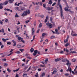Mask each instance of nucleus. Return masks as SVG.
<instances>
[{
	"label": "nucleus",
	"instance_id": "obj_1",
	"mask_svg": "<svg viewBox=\"0 0 77 77\" xmlns=\"http://www.w3.org/2000/svg\"><path fill=\"white\" fill-rule=\"evenodd\" d=\"M61 0H58V5H59L60 8V12L61 14V17L62 18V19H63L64 18V17H63V11H62V5L60 4V1Z\"/></svg>",
	"mask_w": 77,
	"mask_h": 77
},
{
	"label": "nucleus",
	"instance_id": "obj_2",
	"mask_svg": "<svg viewBox=\"0 0 77 77\" xmlns=\"http://www.w3.org/2000/svg\"><path fill=\"white\" fill-rule=\"evenodd\" d=\"M30 10H26V11H25L23 12L22 14V16L23 17H24L25 16H26L27 14H30Z\"/></svg>",
	"mask_w": 77,
	"mask_h": 77
},
{
	"label": "nucleus",
	"instance_id": "obj_3",
	"mask_svg": "<svg viewBox=\"0 0 77 77\" xmlns=\"http://www.w3.org/2000/svg\"><path fill=\"white\" fill-rule=\"evenodd\" d=\"M68 71H69L70 73H71V72H72V69L71 68H69V66H70V65H71V63H69V60H68Z\"/></svg>",
	"mask_w": 77,
	"mask_h": 77
},
{
	"label": "nucleus",
	"instance_id": "obj_4",
	"mask_svg": "<svg viewBox=\"0 0 77 77\" xmlns=\"http://www.w3.org/2000/svg\"><path fill=\"white\" fill-rule=\"evenodd\" d=\"M46 25L48 26H49L50 28H52L53 27V25L51 23H50L49 22H48L46 23Z\"/></svg>",
	"mask_w": 77,
	"mask_h": 77
},
{
	"label": "nucleus",
	"instance_id": "obj_5",
	"mask_svg": "<svg viewBox=\"0 0 77 77\" xmlns=\"http://www.w3.org/2000/svg\"><path fill=\"white\" fill-rule=\"evenodd\" d=\"M17 38V39L18 40V42H20V41L22 39H23V38L21 37H19L18 35H16ZM21 40V41H20Z\"/></svg>",
	"mask_w": 77,
	"mask_h": 77
},
{
	"label": "nucleus",
	"instance_id": "obj_6",
	"mask_svg": "<svg viewBox=\"0 0 77 77\" xmlns=\"http://www.w3.org/2000/svg\"><path fill=\"white\" fill-rule=\"evenodd\" d=\"M8 3H9V1L7 0L3 3V5L4 6H6V5H7L8 4Z\"/></svg>",
	"mask_w": 77,
	"mask_h": 77
},
{
	"label": "nucleus",
	"instance_id": "obj_7",
	"mask_svg": "<svg viewBox=\"0 0 77 77\" xmlns=\"http://www.w3.org/2000/svg\"><path fill=\"white\" fill-rule=\"evenodd\" d=\"M48 62V59H46L45 61H44L41 62L43 64H46Z\"/></svg>",
	"mask_w": 77,
	"mask_h": 77
},
{
	"label": "nucleus",
	"instance_id": "obj_8",
	"mask_svg": "<svg viewBox=\"0 0 77 77\" xmlns=\"http://www.w3.org/2000/svg\"><path fill=\"white\" fill-rule=\"evenodd\" d=\"M57 70L56 69H54V71L52 72V74H56L57 72Z\"/></svg>",
	"mask_w": 77,
	"mask_h": 77
},
{
	"label": "nucleus",
	"instance_id": "obj_9",
	"mask_svg": "<svg viewBox=\"0 0 77 77\" xmlns=\"http://www.w3.org/2000/svg\"><path fill=\"white\" fill-rule=\"evenodd\" d=\"M20 8L21 11H24L26 10V8L25 7H20Z\"/></svg>",
	"mask_w": 77,
	"mask_h": 77
},
{
	"label": "nucleus",
	"instance_id": "obj_10",
	"mask_svg": "<svg viewBox=\"0 0 77 77\" xmlns=\"http://www.w3.org/2000/svg\"><path fill=\"white\" fill-rule=\"evenodd\" d=\"M46 35V33H43L42 36H40V38H44V37Z\"/></svg>",
	"mask_w": 77,
	"mask_h": 77
},
{
	"label": "nucleus",
	"instance_id": "obj_11",
	"mask_svg": "<svg viewBox=\"0 0 77 77\" xmlns=\"http://www.w3.org/2000/svg\"><path fill=\"white\" fill-rule=\"evenodd\" d=\"M3 3H1L0 4V9H2L3 8Z\"/></svg>",
	"mask_w": 77,
	"mask_h": 77
},
{
	"label": "nucleus",
	"instance_id": "obj_12",
	"mask_svg": "<svg viewBox=\"0 0 77 77\" xmlns=\"http://www.w3.org/2000/svg\"><path fill=\"white\" fill-rule=\"evenodd\" d=\"M68 11L69 13L71 14H74V11H72L71 10L68 9Z\"/></svg>",
	"mask_w": 77,
	"mask_h": 77
},
{
	"label": "nucleus",
	"instance_id": "obj_13",
	"mask_svg": "<svg viewBox=\"0 0 77 77\" xmlns=\"http://www.w3.org/2000/svg\"><path fill=\"white\" fill-rule=\"evenodd\" d=\"M48 20V16H47L46 17V19L45 21V23H47V21Z\"/></svg>",
	"mask_w": 77,
	"mask_h": 77
},
{
	"label": "nucleus",
	"instance_id": "obj_14",
	"mask_svg": "<svg viewBox=\"0 0 77 77\" xmlns=\"http://www.w3.org/2000/svg\"><path fill=\"white\" fill-rule=\"evenodd\" d=\"M32 35H33L35 33V29L33 28H32Z\"/></svg>",
	"mask_w": 77,
	"mask_h": 77
},
{
	"label": "nucleus",
	"instance_id": "obj_15",
	"mask_svg": "<svg viewBox=\"0 0 77 77\" xmlns=\"http://www.w3.org/2000/svg\"><path fill=\"white\" fill-rule=\"evenodd\" d=\"M37 52H38V51L37 50H35L34 51V53L33 54V55L34 56H36V55Z\"/></svg>",
	"mask_w": 77,
	"mask_h": 77
},
{
	"label": "nucleus",
	"instance_id": "obj_16",
	"mask_svg": "<svg viewBox=\"0 0 77 77\" xmlns=\"http://www.w3.org/2000/svg\"><path fill=\"white\" fill-rule=\"evenodd\" d=\"M53 18L51 17H50V21L52 23H54V22H53Z\"/></svg>",
	"mask_w": 77,
	"mask_h": 77
},
{
	"label": "nucleus",
	"instance_id": "obj_17",
	"mask_svg": "<svg viewBox=\"0 0 77 77\" xmlns=\"http://www.w3.org/2000/svg\"><path fill=\"white\" fill-rule=\"evenodd\" d=\"M20 47H21V44H18L17 45V48H20Z\"/></svg>",
	"mask_w": 77,
	"mask_h": 77
},
{
	"label": "nucleus",
	"instance_id": "obj_18",
	"mask_svg": "<svg viewBox=\"0 0 77 77\" xmlns=\"http://www.w3.org/2000/svg\"><path fill=\"white\" fill-rule=\"evenodd\" d=\"M61 60V59L60 58H57L55 60V62H57L58 61H59L60 60Z\"/></svg>",
	"mask_w": 77,
	"mask_h": 77
},
{
	"label": "nucleus",
	"instance_id": "obj_19",
	"mask_svg": "<svg viewBox=\"0 0 77 77\" xmlns=\"http://www.w3.org/2000/svg\"><path fill=\"white\" fill-rule=\"evenodd\" d=\"M68 62V60H67V59H63L62 60V62Z\"/></svg>",
	"mask_w": 77,
	"mask_h": 77
},
{
	"label": "nucleus",
	"instance_id": "obj_20",
	"mask_svg": "<svg viewBox=\"0 0 77 77\" xmlns=\"http://www.w3.org/2000/svg\"><path fill=\"white\" fill-rule=\"evenodd\" d=\"M23 76L24 77H27V73L26 72H24L23 74Z\"/></svg>",
	"mask_w": 77,
	"mask_h": 77
},
{
	"label": "nucleus",
	"instance_id": "obj_21",
	"mask_svg": "<svg viewBox=\"0 0 77 77\" xmlns=\"http://www.w3.org/2000/svg\"><path fill=\"white\" fill-rule=\"evenodd\" d=\"M64 51L65 52H66V53H67L68 52V49H67V48H64Z\"/></svg>",
	"mask_w": 77,
	"mask_h": 77
},
{
	"label": "nucleus",
	"instance_id": "obj_22",
	"mask_svg": "<svg viewBox=\"0 0 77 77\" xmlns=\"http://www.w3.org/2000/svg\"><path fill=\"white\" fill-rule=\"evenodd\" d=\"M42 23H40L39 25V28H41V27H42Z\"/></svg>",
	"mask_w": 77,
	"mask_h": 77
},
{
	"label": "nucleus",
	"instance_id": "obj_23",
	"mask_svg": "<svg viewBox=\"0 0 77 77\" xmlns=\"http://www.w3.org/2000/svg\"><path fill=\"white\" fill-rule=\"evenodd\" d=\"M9 1L10 3H12L14 0H8Z\"/></svg>",
	"mask_w": 77,
	"mask_h": 77
},
{
	"label": "nucleus",
	"instance_id": "obj_24",
	"mask_svg": "<svg viewBox=\"0 0 77 77\" xmlns=\"http://www.w3.org/2000/svg\"><path fill=\"white\" fill-rule=\"evenodd\" d=\"M20 69V68H18V69L16 70H13L14 72H17Z\"/></svg>",
	"mask_w": 77,
	"mask_h": 77
},
{
	"label": "nucleus",
	"instance_id": "obj_25",
	"mask_svg": "<svg viewBox=\"0 0 77 77\" xmlns=\"http://www.w3.org/2000/svg\"><path fill=\"white\" fill-rule=\"evenodd\" d=\"M30 51L31 53H32L33 52V51H34V49H33V48H32L30 49Z\"/></svg>",
	"mask_w": 77,
	"mask_h": 77
},
{
	"label": "nucleus",
	"instance_id": "obj_26",
	"mask_svg": "<svg viewBox=\"0 0 77 77\" xmlns=\"http://www.w3.org/2000/svg\"><path fill=\"white\" fill-rule=\"evenodd\" d=\"M52 1L50 0L48 4H49L50 5H51V4H52Z\"/></svg>",
	"mask_w": 77,
	"mask_h": 77
},
{
	"label": "nucleus",
	"instance_id": "obj_27",
	"mask_svg": "<svg viewBox=\"0 0 77 77\" xmlns=\"http://www.w3.org/2000/svg\"><path fill=\"white\" fill-rule=\"evenodd\" d=\"M4 10H5V11H11V10H10L8 8H7V9L5 8Z\"/></svg>",
	"mask_w": 77,
	"mask_h": 77
},
{
	"label": "nucleus",
	"instance_id": "obj_28",
	"mask_svg": "<svg viewBox=\"0 0 77 77\" xmlns=\"http://www.w3.org/2000/svg\"><path fill=\"white\" fill-rule=\"evenodd\" d=\"M16 54H20L21 52L20 51H17L15 52Z\"/></svg>",
	"mask_w": 77,
	"mask_h": 77
},
{
	"label": "nucleus",
	"instance_id": "obj_29",
	"mask_svg": "<svg viewBox=\"0 0 77 77\" xmlns=\"http://www.w3.org/2000/svg\"><path fill=\"white\" fill-rule=\"evenodd\" d=\"M72 36H77V34H72Z\"/></svg>",
	"mask_w": 77,
	"mask_h": 77
},
{
	"label": "nucleus",
	"instance_id": "obj_30",
	"mask_svg": "<svg viewBox=\"0 0 77 77\" xmlns=\"http://www.w3.org/2000/svg\"><path fill=\"white\" fill-rule=\"evenodd\" d=\"M15 17H16L17 18H18V17H19V16L18 15V14H17V13L16 14V15H15Z\"/></svg>",
	"mask_w": 77,
	"mask_h": 77
},
{
	"label": "nucleus",
	"instance_id": "obj_31",
	"mask_svg": "<svg viewBox=\"0 0 77 77\" xmlns=\"http://www.w3.org/2000/svg\"><path fill=\"white\" fill-rule=\"evenodd\" d=\"M45 75V73H43L42 75V77H44Z\"/></svg>",
	"mask_w": 77,
	"mask_h": 77
},
{
	"label": "nucleus",
	"instance_id": "obj_32",
	"mask_svg": "<svg viewBox=\"0 0 77 77\" xmlns=\"http://www.w3.org/2000/svg\"><path fill=\"white\" fill-rule=\"evenodd\" d=\"M70 53H72V54H73L74 53H75L76 54H77V52H75V51H71L70 52Z\"/></svg>",
	"mask_w": 77,
	"mask_h": 77
},
{
	"label": "nucleus",
	"instance_id": "obj_33",
	"mask_svg": "<svg viewBox=\"0 0 77 77\" xmlns=\"http://www.w3.org/2000/svg\"><path fill=\"white\" fill-rule=\"evenodd\" d=\"M7 71H8V72H11V70H10L8 68L7 69Z\"/></svg>",
	"mask_w": 77,
	"mask_h": 77
},
{
	"label": "nucleus",
	"instance_id": "obj_34",
	"mask_svg": "<svg viewBox=\"0 0 77 77\" xmlns=\"http://www.w3.org/2000/svg\"><path fill=\"white\" fill-rule=\"evenodd\" d=\"M28 67H29V66H25L24 69H25V70H26V69H27V68H28Z\"/></svg>",
	"mask_w": 77,
	"mask_h": 77
},
{
	"label": "nucleus",
	"instance_id": "obj_35",
	"mask_svg": "<svg viewBox=\"0 0 77 77\" xmlns=\"http://www.w3.org/2000/svg\"><path fill=\"white\" fill-rule=\"evenodd\" d=\"M55 38V36L52 35L51 37L50 38L51 39H53V38Z\"/></svg>",
	"mask_w": 77,
	"mask_h": 77
},
{
	"label": "nucleus",
	"instance_id": "obj_36",
	"mask_svg": "<svg viewBox=\"0 0 77 77\" xmlns=\"http://www.w3.org/2000/svg\"><path fill=\"white\" fill-rule=\"evenodd\" d=\"M1 32H2V33H4L5 32V30H4V29H1Z\"/></svg>",
	"mask_w": 77,
	"mask_h": 77
},
{
	"label": "nucleus",
	"instance_id": "obj_37",
	"mask_svg": "<svg viewBox=\"0 0 77 77\" xmlns=\"http://www.w3.org/2000/svg\"><path fill=\"white\" fill-rule=\"evenodd\" d=\"M15 9L16 11H17V10H18L19 9V8L18 7H16L15 8Z\"/></svg>",
	"mask_w": 77,
	"mask_h": 77
},
{
	"label": "nucleus",
	"instance_id": "obj_38",
	"mask_svg": "<svg viewBox=\"0 0 77 77\" xmlns=\"http://www.w3.org/2000/svg\"><path fill=\"white\" fill-rule=\"evenodd\" d=\"M64 10L65 11H68V8L66 7H65L64 8Z\"/></svg>",
	"mask_w": 77,
	"mask_h": 77
},
{
	"label": "nucleus",
	"instance_id": "obj_39",
	"mask_svg": "<svg viewBox=\"0 0 77 77\" xmlns=\"http://www.w3.org/2000/svg\"><path fill=\"white\" fill-rule=\"evenodd\" d=\"M43 6L44 7V8H46V5H45V4H44L43 5Z\"/></svg>",
	"mask_w": 77,
	"mask_h": 77
},
{
	"label": "nucleus",
	"instance_id": "obj_40",
	"mask_svg": "<svg viewBox=\"0 0 77 77\" xmlns=\"http://www.w3.org/2000/svg\"><path fill=\"white\" fill-rule=\"evenodd\" d=\"M25 22L26 24H27L28 23H29V22H30V20H26L25 21Z\"/></svg>",
	"mask_w": 77,
	"mask_h": 77
},
{
	"label": "nucleus",
	"instance_id": "obj_41",
	"mask_svg": "<svg viewBox=\"0 0 77 77\" xmlns=\"http://www.w3.org/2000/svg\"><path fill=\"white\" fill-rule=\"evenodd\" d=\"M2 41L4 42H6V39L4 38H3L2 39Z\"/></svg>",
	"mask_w": 77,
	"mask_h": 77
},
{
	"label": "nucleus",
	"instance_id": "obj_42",
	"mask_svg": "<svg viewBox=\"0 0 77 77\" xmlns=\"http://www.w3.org/2000/svg\"><path fill=\"white\" fill-rule=\"evenodd\" d=\"M20 41V42H22L23 43H25V42L23 39H22V40H21Z\"/></svg>",
	"mask_w": 77,
	"mask_h": 77
},
{
	"label": "nucleus",
	"instance_id": "obj_43",
	"mask_svg": "<svg viewBox=\"0 0 77 77\" xmlns=\"http://www.w3.org/2000/svg\"><path fill=\"white\" fill-rule=\"evenodd\" d=\"M8 65V64L7 63H4V66H7Z\"/></svg>",
	"mask_w": 77,
	"mask_h": 77
},
{
	"label": "nucleus",
	"instance_id": "obj_44",
	"mask_svg": "<svg viewBox=\"0 0 77 77\" xmlns=\"http://www.w3.org/2000/svg\"><path fill=\"white\" fill-rule=\"evenodd\" d=\"M64 42H65V43H66V42H68V39H66V40H65L64 41Z\"/></svg>",
	"mask_w": 77,
	"mask_h": 77
},
{
	"label": "nucleus",
	"instance_id": "obj_45",
	"mask_svg": "<svg viewBox=\"0 0 77 77\" xmlns=\"http://www.w3.org/2000/svg\"><path fill=\"white\" fill-rule=\"evenodd\" d=\"M31 68V66H30V67L27 70V72H29V70H30V68Z\"/></svg>",
	"mask_w": 77,
	"mask_h": 77
},
{
	"label": "nucleus",
	"instance_id": "obj_46",
	"mask_svg": "<svg viewBox=\"0 0 77 77\" xmlns=\"http://www.w3.org/2000/svg\"><path fill=\"white\" fill-rule=\"evenodd\" d=\"M7 45H11V42H8L7 43Z\"/></svg>",
	"mask_w": 77,
	"mask_h": 77
},
{
	"label": "nucleus",
	"instance_id": "obj_47",
	"mask_svg": "<svg viewBox=\"0 0 77 77\" xmlns=\"http://www.w3.org/2000/svg\"><path fill=\"white\" fill-rule=\"evenodd\" d=\"M56 2L54 3L52 5V6H54L56 5Z\"/></svg>",
	"mask_w": 77,
	"mask_h": 77
},
{
	"label": "nucleus",
	"instance_id": "obj_48",
	"mask_svg": "<svg viewBox=\"0 0 77 77\" xmlns=\"http://www.w3.org/2000/svg\"><path fill=\"white\" fill-rule=\"evenodd\" d=\"M20 51H21V52H23V51H24V49H20Z\"/></svg>",
	"mask_w": 77,
	"mask_h": 77
},
{
	"label": "nucleus",
	"instance_id": "obj_49",
	"mask_svg": "<svg viewBox=\"0 0 77 77\" xmlns=\"http://www.w3.org/2000/svg\"><path fill=\"white\" fill-rule=\"evenodd\" d=\"M35 76L36 77H38V73H36V75H35Z\"/></svg>",
	"mask_w": 77,
	"mask_h": 77
},
{
	"label": "nucleus",
	"instance_id": "obj_50",
	"mask_svg": "<svg viewBox=\"0 0 77 77\" xmlns=\"http://www.w3.org/2000/svg\"><path fill=\"white\" fill-rule=\"evenodd\" d=\"M40 66H42V67H45V65H40Z\"/></svg>",
	"mask_w": 77,
	"mask_h": 77
},
{
	"label": "nucleus",
	"instance_id": "obj_51",
	"mask_svg": "<svg viewBox=\"0 0 77 77\" xmlns=\"http://www.w3.org/2000/svg\"><path fill=\"white\" fill-rule=\"evenodd\" d=\"M27 59H32V57H28V56L27 57Z\"/></svg>",
	"mask_w": 77,
	"mask_h": 77
},
{
	"label": "nucleus",
	"instance_id": "obj_52",
	"mask_svg": "<svg viewBox=\"0 0 77 77\" xmlns=\"http://www.w3.org/2000/svg\"><path fill=\"white\" fill-rule=\"evenodd\" d=\"M12 42L14 43V44H15L16 43V42L14 40H12Z\"/></svg>",
	"mask_w": 77,
	"mask_h": 77
},
{
	"label": "nucleus",
	"instance_id": "obj_53",
	"mask_svg": "<svg viewBox=\"0 0 77 77\" xmlns=\"http://www.w3.org/2000/svg\"><path fill=\"white\" fill-rule=\"evenodd\" d=\"M41 38V41H40V42H42V41H43V40H44V39H43V38Z\"/></svg>",
	"mask_w": 77,
	"mask_h": 77
},
{
	"label": "nucleus",
	"instance_id": "obj_54",
	"mask_svg": "<svg viewBox=\"0 0 77 77\" xmlns=\"http://www.w3.org/2000/svg\"><path fill=\"white\" fill-rule=\"evenodd\" d=\"M74 33H75V32H74V31H72V33L71 34V35H72V34H74Z\"/></svg>",
	"mask_w": 77,
	"mask_h": 77
},
{
	"label": "nucleus",
	"instance_id": "obj_55",
	"mask_svg": "<svg viewBox=\"0 0 77 77\" xmlns=\"http://www.w3.org/2000/svg\"><path fill=\"white\" fill-rule=\"evenodd\" d=\"M75 60H76L75 59H73L72 60V62H75Z\"/></svg>",
	"mask_w": 77,
	"mask_h": 77
},
{
	"label": "nucleus",
	"instance_id": "obj_56",
	"mask_svg": "<svg viewBox=\"0 0 77 77\" xmlns=\"http://www.w3.org/2000/svg\"><path fill=\"white\" fill-rule=\"evenodd\" d=\"M63 53H64L63 51H61L60 52V54H63Z\"/></svg>",
	"mask_w": 77,
	"mask_h": 77
},
{
	"label": "nucleus",
	"instance_id": "obj_57",
	"mask_svg": "<svg viewBox=\"0 0 77 77\" xmlns=\"http://www.w3.org/2000/svg\"><path fill=\"white\" fill-rule=\"evenodd\" d=\"M39 30H40V29H38V30L37 31L36 33H39Z\"/></svg>",
	"mask_w": 77,
	"mask_h": 77
},
{
	"label": "nucleus",
	"instance_id": "obj_58",
	"mask_svg": "<svg viewBox=\"0 0 77 77\" xmlns=\"http://www.w3.org/2000/svg\"><path fill=\"white\" fill-rule=\"evenodd\" d=\"M40 17H41V18H44V16L43 15H42L40 16Z\"/></svg>",
	"mask_w": 77,
	"mask_h": 77
},
{
	"label": "nucleus",
	"instance_id": "obj_59",
	"mask_svg": "<svg viewBox=\"0 0 77 77\" xmlns=\"http://www.w3.org/2000/svg\"><path fill=\"white\" fill-rule=\"evenodd\" d=\"M39 2H36L35 3V5H39Z\"/></svg>",
	"mask_w": 77,
	"mask_h": 77
},
{
	"label": "nucleus",
	"instance_id": "obj_60",
	"mask_svg": "<svg viewBox=\"0 0 77 77\" xmlns=\"http://www.w3.org/2000/svg\"><path fill=\"white\" fill-rule=\"evenodd\" d=\"M48 11H51V9L50 8L48 7Z\"/></svg>",
	"mask_w": 77,
	"mask_h": 77
},
{
	"label": "nucleus",
	"instance_id": "obj_61",
	"mask_svg": "<svg viewBox=\"0 0 77 77\" xmlns=\"http://www.w3.org/2000/svg\"><path fill=\"white\" fill-rule=\"evenodd\" d=\"M38 71H41V68H39L38 69Z\"/></svg>",
	"mask_w": 77,
	"mask_h": 77
},
{
	"label": "nucleus",
	"instance_id": "obj_62",
	"mask_svg": "<svg viewBox=\"0 0 77 77\" xmlns=\"http://www.w3.org/2000/svg\"><path fill=\"white\" fill-rule=\"evenodd\" d=\"M8 19H6L5 20V22H6V23H7V22H8Z\"/></svg>",
	"mask_w": 77,
	"mask_h": 77
},
{
	"label": "nucleus",
	"instance_id": "obj_63",
	"mask_svg": "<svg viewBox=\"0 0 77 77\" xmlns=\"http://www.w3.org/2000/svg\"><path fill=\"white\" fill-rule=\"evenodd\" d=\"M34 26H36V23L35 22H34Z\"/></svg>",
	"mask_w": 77,
	"mask_h": 77
},
{
	"label": "nucleus",
	"instance_id": "obj_64",
	"mask_svg": "<svg viewBox=\"0 0 77 77\" xmlns=\"http://www.w3.org/2000/svg\"><path fill=\"white\" fill-rule=\"evenodd\" d=\"M19 76H18V74H17L16 75V77H18Z\"/></svg>",
	"mask_w": 77,
	"mask_h": 77
}]
</instances>
